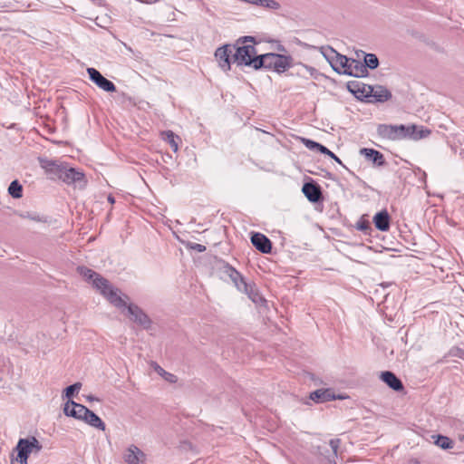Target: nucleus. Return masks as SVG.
I'll return each instance as SVG.
<instances>
[{"label":"nucleus","instance_id":"obj_1","mask_svg":"<svg viewBox=\"0 0 464 464\" xmlns=\"http://www.w3.org/2000/svg\"><path fill=\"white\" fill-rule=\"evenodd\" d=\"M377 133L381 138L390 140H399L402 139L419 140L427 137L430 134V130H417L415 125L405 126L403 124H380L377 127Z\"/></svg>","mask_w":464,"mask_h":464},{"label":"nucleus","instance_id":"obj_2","mask_svg":"<svg viewBox=\"0 0 464 464\" xmlns=\"http://www.w3.org/2000/svg\"><path fill=\"white\" fill-rule=\"evenodd\" d=\"M256 40L253 36L240 37L234 44L233 62L237 65L251 66L257 70L259 55H256Z\"/></svg>","mask_w":464,"mask_h":464},{"label":"nucleus","instance_id":"obj_3","mask_svg":"<svg viewBox=\"0 0 464 464\" xmlns=\"http://www.w3.org/2000/svg\"><path fill=\"white\" fill-rule=\"evenodd\" d=\"M256 62L257 70L265 68L278 73L284 72L293 66V58L291 56L274 53L260 54Z\"/></svg>","mask_w":464,"mask_h":464},{"label":"nucleus","instance_id":"obj_4","mask_svg":"<svg viewBox=\"0 0 464 464\" xmlns=\"http://www.w3.org/2000/svg\"><path fill=\"white\" fill-rule=\"evenodd\" d=\"M320 50L333 70L339 74H343V71L347 69L350 58L339 53L331 46H322Z\"/></svg>","mask_w":464,"mask_h":464},{"label":"nucleus","instance_id":"obj_5","mask_svg":"<svg viewBox=\"0 0 464 464\" xmlns=\"http://www.w3.org/2000/svg\"><path fill=\"white\" fill-rule=\"evenodd\" d=\"M43 449V445L34 436H29L24 439H19L15 448L14 449V452H17V454L26 458L31 453L38 454Z\"/></svg>","mask_w":464,"mask_h":464},{"label":"nucleus","instance_id":"obj_6","mask_svg":"<svg viewBox=\"0 0 464 464\" xmlns=\"http://www.w3.org/2000/svg\"><path fill=\"white\" fill-rule=\"evenodd\" d=\"M220 271L227 276L237 289L243 293H248L249 284H247L243 276L228 263L222 261L219 267Z\"/></svg>","mask_w":464,"mask_h":464},{"label":"nucleus","instance_id":"obj_7","mask_svg":"<svg viewBox=\"0 0 464 464\" xmlns=\"http://www.w3.org/2000/svg\"><path fill=\"white\" fill-rule=\"evenodd\" d=\"M61 180H63L64 183L68 185H74V187L79 188L81 189L85 188L87 183L83 172L73 168H70L67 164L63 172Z\"/></svg>","mask_w":464,"mask_h":464},{"label":"nucleus","instance_id":"obj_8","mask_svg":"<svg viewBox=\"0 0 464 464\" xmlns=\"http://www.w3.org/2000/svg\"><path fill=\"white\" fill-rule=\"evenodd\" d=\"M40 165L44 169L50 179H61L66 164L59 160L40 159Z\"/></svg>","mask_w":464,"mask_h":464},{"label":"nucleus","instance_id":"obj_9","mask_svg":"<svg viewBox=\"0 0 464 464\" xmlns=\"http://www.w3.org/2000/svg\"><path fill=\"white\" fill-rule=\"evenodd\" d=\"M234 49L235 46H232L231 44H225L218 47L215 52V57L218 62L220 68L225 72L230 70Z\"/></svg>","mask_w":464,"mask_h":464},{"label":"nucleus","instance_id":"obj_10","mask_svg":"<svg viewBox=\"0 0 464 464\" xmlns=\"http://www.w3.org/2000/svg\"><path fill=\"white\" fill-rule=\"evenodd\" d=\"M87 73L90 79L102 90L108 92L116 91L115 84L111 81L102 76V73L95 68H88Z\"/></svg>","mask_w":464,"mask_h":464},{"label":"nucleus","instance_id":"obj_11","mask_svg":"<svg viewBox=\"0 0 464 464\" xmlns=\"http://www.w3.org/2000/svg\"><path fill=\"white\" fill-rule=\"evenodd\" d=\"M126 309L129 316L134 323L142 326L144 329H149L150 327V319L138 305L129 304Z\"/></svg>","mask_w":464,"mask_h":464},{"label":"nucleus","instance_id":"obj_12","mask_svg":"<svg viewBox=\"0 0 464 464\" xmlns=\"http://www.w3.org/2000/svg\"><path fill=\"white\" fill-rule=\"evenodd\" d=\"M348 90L358 99L370 98L372 92V86L360 81H351L347 84Z\"/></svg>","mask_w":464,"mask_h":464},{"label":"nucleus","instance_id":"obj_13","mask_svg":"<svg viewBox=\"0 0 464 464\" xmlns=\"http://www.w3.org/2000/svg\"><path fill=\"white\" fill-rule=\"evenodd\" d=\"M123 458L128 464H144L146 460L145 453L136 445L128 447Z\"/></svg>","mask_w":464,"mask_h":464},{"label":"nucleus","instance_id":"obj_14","mask_svg":"<svg viewBox=\"0 0 464 464\" xmlns=\"http://www.w3.org/2000/svg\"><path fill=\"white\" fill-rule=\"evenodd\" d=\"M302 191L307 199L312 203H317L322 200L323 195L319 185L314 182H306L302 188Z\"/></svg>","mask_w":464,"mask_h":464},{"label":"nucleus","instance_id":"obj_15","mask_svg":"<svg viewBox=\"0 0 464 464\" xmlns=\"http://www.w3.org/2000/svg\"><path fill=\"white\" fill-rule=\"evenodd\" d=\"M343 74L353 76V77H363L368 74V71L365 65L359 60L350 58L349 65L347 69L343 71Z\"/></svg>","mask_w":464,"mask_h":464},{"label":"nucleus","instance_id":"obj_16","mask_svg":"<svg viewBox=\"0 0 464 464\" xmlns=\"http://www.w3.org/2000/svg\"><path fill=\"white\" fill-rule=\"evenodd\" d=\"M251 243L253 246L264 254H268L272 249V243L268 237L261 233H253L251 236Z\"/></svg>","mask_w":464,"mask_h":464},{"label":"nucleus","instance_id":"obj_17","mask_svg":"<svg viewBox=\"0 0 464 464\" xmlns=\"http://www.w3.org/2000/svg\"><path fill=\"white\" fill-rule=\"evenodd\" d=\"M391 98L392 93L387 88L382 85L372 86V92L370 96V99L372 100H370V102H383L390 100Z\"/></svg>","mask_w":464,"mask_h":464},{"label":"nucleus","instance_id":"obj_18","mask_svg":"<svg viewBox=\"0 0 464 464\" xmlns=\"http://www.w3.org/2000/svg\"><path fill=\"white\" fill-rule=\"evenodd\" d=\"M381 379L392 390L400 392L403 390L401 381L392 372H383L381 374Z\"/></svg>","mask_w":464,"mask_h":464},{"label":"nucleus","instance_id":"obj_19","mask_svg":"<svg viewBox=\"0 0 464 464\" xmlns=\"http://www.w3.org/2000/svg\"><path fill=\"white\" fill-rule=\"evenodd\" d=\"M373 223L380 231H388L390 229V215L387 210H382L373 217Z\"/></svg>","mask_w":464,"mask_h":464},{"label":"nucleus","instance_id":"obj_20","mask_svg":"<svg viewBox=\"0 0 464 464\" xmlns=\"http://www.w3.org/2000/svg\"><path fill=\"white\" fill-rule=\"evenodd\" d=\"M360 154L377 166H382L385 163L382 153L376 150L363 148L361 149Z\"/></svg>","mask_w":464,"mask_h":464},{"label":"nucleus","instance_id":"obj_21","mask_svg":"<svg viewBox=\"0 0 464 464\" xmlns=\"http://www.w3.org/2000/svg\"><path fill=\"white\" fill-rule=\"evenodd\" d=\"M102 295L105 296L111 304L118 308H126L128 306L125 301L119 295L118 289H114L112 286L105 291Z\"/></svg>","mask_w":464,"mask_h":464},{"label":"nucleus","instance_id":"obj_22","mask_svg":"<svg viewBox=\"0 0 464 464\" xmlns=\"http://www.w3.org/2000/svg\"><path fill=\"white\" fill-rule=\"evenodd\" d=\"M310 399L319 403L333 401L335 396L330 389H318L310 393Z\"/></svg>","mask_w":464,"mask_h":464},{"label":"nucleus","instance_id":"obj_23","mask_svg":"<svg viewBox=\"0 0 464 464\" xmlns=\"http://www.w3.org/2000/svg\"><path fill=\"white\" fill-rule=\"evenodd\" d=\"M83 421L93 428H96L102 431L105 430V428H106L105 423L102 420V419L97 414H95L91 410H89V412L87 413V415H85Z\"/></svg>","mask_w":464,"mask_h":464},{"label":"nucleus","instance_id":"obj_24","mask_svg":"<svg viewBox=\"0 0 464 464\" xmlns=\"http://www.w3.org/2000/svg\"><path fill=\"white\" fill-rule=\"evenodd\" d=\"M290 69H293L292 73H295L302 77H305L307 74L313 75L315 72V69L314 67L305 65L302 63H293V66L290 67Z\"/></svg>","mask_w":464,"mask_h":464},{"label":"nucleus","instance_id":"obj_25","mask_svg":"<svg viewBox=\"0 0 464 464\" xmlns=\"http://www.w3.org/2000/svg\"><path fill=\"white\" fill-rule=\"evenodd\" d=\"M161 136L162 139L170 145L173 151L177 152L179 150L178 140H179V137L171 130L163 131Z\"/></svg>","mask_w":464,"mask_h":464},{"label":"nucleus","instance_id":"obj_26","mask_svg":"<svg viewBox=\"0 0 464 464\" xmlns=\"http://www.w3.org/2000/svg\"><path fill=\"white\" fill-rule=\"evenodd\" d=\"M361 53L363 55V64L366 69L373 70L379 66V59L374 53H366L363 51H361Z\"/></svg>","mask_w":464,"mask_h":464},{"label":"nucleus","instance_id":"obj_27","mask_svg":"<svg viewBox=\"0 0 464 464\" xmlns=\"http://www.w3.org/2000/svg\"><path fill=\"white\" fill-rule=\"evenodd\" d=\"M92 283L95 288L100 290L102 295H103L105 291H107L111 286L109 281L104 277L101 276L99 274L96 276V277L92 280Z\"/></svg>","mask_w":464,"mask_h":464},{"label":"nucleus","instance_id":"obj_28","mask_svg":"<svg viewBox=\"0 0 464 464\" xmlns=\"http://www.w3.org/2000/svg\"><path fill=\"white\" fill-rule=\"evenodd\" d=\"M151 367L154 369V371L160 374L161 377H163L167 382H176L177 381V377L170 373V372H166L162 367H160L157 362H152L150 363Z\"/></svg>","mask_w":464,"mask_h":464},{"label":"nucleus","instance_id":"obj_29","mask_svg":"<svg viewBox=\"0 0 464 464\" xmlns=\"http://www.w3.org/2000/svg\"><path fill=\"white\" fill-rule=\"evenodd\" d=\"M253 5L269 10H278L281 7L280 4L276 0H254Z\"/></svg>","mask_w":464,"mask_h":464},{"label":"nucleus","instance_id":"obj_30","mask_svg":"<svg viewBox=\"0 0 464 464\" xmlns=\"http://www.w3.org/2000/svg\"><path fill=\"white\" fill-rule=\"evenodd\" d=\"M8 193L14 198H20L23 196V186L19 183L18 180H14L8 187Z\"/></svg>","mask_w":464,"mask_h":464},{"label":"nucleus","instance_id":"obj_31","mask_svg":"<svg viewBox=\"0 0 464 464\" xmlns=\"http://www.w3.org/2000/svg\"><path fill=\"white\" fill-rule=\"evenodd\" d=\"M435 444L443 450H450L454 446L453 440H451L450 438L443 436V435L437 436Z\"/></svg>","mask_w":464,"mask_h":464},{"label":"nucleus","instance_id":"obj_32","mask_svg":"<svg viewBox=\"0 0 464 464\" xmlns=\"http://www.w3.org/2000/svg\"><path fill=\"white\" fill-rule=\"evenodd\" d=\"M79 274L83 276L86 280H88L89 282H92V280L96 277V276L98 275V273H96L95 271L92 270V269H89L85 266H79L77 268Z\"/></svg>","mask_w":464,"mask_h":464},{"label":"nucleus","instance_id":"obj_33","mask_svg":"<svg viewBox=\"0 0 464 464\" xmlns=\"http://www.w3.org/2000/svg\"><path fill=\"white\" fill-rule=\"evenodd\" d=\"M81 388H82L81 382H75V383L68 386L64 390L65 397L68 399L72 398V396H74L75 393H77L81 390Z\"/></svg>","mask_w":464,"mask_h":464},{"label":"nucleus","instance_id":"obj_34","mask_svg":"<svg viewBox=\"0 0 464 464\" xmlns=\"http://www.w3.org/2000/svg\"><path fill=\"white\" fill-rule=\"evenodd\" d=\"M75 401L69 400L63 407V412L68 417H72L75 419L76 415V407H74Z\"/></svg>","mask_w":464,"mask_h":464},{"label":"nucleus","instance_id":"obj_35","mask_svg":"<svg viewBox=\"0 0 464 464\" xmlns=\"http://www.w3.org/2000/svg\"><path fill=\"white\" fill-rule=\"evenodd\" d=\"M73 405H74V407H76L75 419L83 420L85 418V415H87V413L89 412V409L87 407H85L84 405L77 403V402H75V404H73Z\"/></svg>","mask_w":464,"mask_h":464},{"label":"nucleus","instance_id":"obj_36","mask_svg":"<svg viewBox=\"0 0 464 464\" xmlns=\"http://www.w3.org/2000/svg\"><path fill=\"white\" fill-rule=\"evenodd\" d=\"M303 142L305 145V147L308 148L309 150H316L319 152L323 147L322 144L308 139H303Z\"/></svg>","mask_w":464,"mask_h":464},{"label":"nucleus","instance_id":"obj_37","mask_svg":"<svg viewBox=\"0 0 464 464\" xmlns=\"http://www.w3.org/2000/svg\"><path fill=\"white\" fill-rule=\"evenodd\" d=\"M19 217L22 218L31 219V220H34L36 222L44 221L39 215H36L35 213H31V212L19 213Z\"/></svg>","mask_w":464,"mask_h":464},{"label":"nucleus","instance_id":"obj_38","mask_svg":"<svg viewBox=\"0 0 464 464\" xmlns=\"http://www.w3.org/2000/svg\"><path fill=\"white\" fill-rule=\"evenodd\" d=\"M248 295V297L254 302L258 303L259 300H262V297L255 291L253 286L249 285L248 293H245Z\"/></svg>","mask_w":464,"mask_h":464},{"label":"nucleus","instance_id":"obj_39","mask_svg":"<svg viewBox=\"0 0 464 464\" xmlns=\"http://www.w3.org/2000/svg\"><path fill=\"white\" fill-rule=\"evenodd\" d=\"M248 295V297L254 302L258 303L259 300H262V297L255 291L253 286L249 285L248 293H245Z\"/></svg>","mask_w":464,"mask_h":464},{"label":"nucleus","instance_id":"obj_40","mask_svg":"<svg viewBox=\"0 0 464 464\" xmlns=\"http://www.w3.org/2000/svg\"><path fill=\"white\" fill-rule=\"evenodd\" d=\"M11 464H27L26 458L16 454L14 456V452L11 454Z\"/></svg>","mask_w":464,"mask_h":464},{"label":"nucleus","instance_id":"obj_41","mask_svg":"<svg viewBox=\"0 0 464 464\" xmlns=\"http://www.w3.org/2000/svg\"><path fill=\"white\" fill-rule=\"evenodd\" d=\"M320 152H321L322 154H324V155L329 156L330 158L334 159L336 162H338V163L342 164L341 160H340V159H339V158H338V157H337L334 152H332L331 150H328L326 147H324V145H323V147H322V149H321Z\"/></svg>","mask_w":464,"mask_h":464},{"label":"nucleus","instance_id":"obj_42","mask_svg":"<svg viewBox=\"0 0 464 464\" xmlns=\"http://www.w3.org/2000/svg\"><path fill=\"white\" fill-rule=\"evenodd\" d=\"M340 444H341V440L339 439H332L329 441V445H330V447L333 450V454H334V457L337 456V451H338V449L340 447Z\"/></svg>","mask_w":464,"mask_h":464},{"label":"nucleus","instance_id":"obj_43","mask_svg":"<svg viewBox=\"0 0 464 464\" xmlns=\"http://www.w3.org/2000/svg\"><path fill=\"white\" fill-rule=\"evenodd\" d=\"M187 246L190 249H193V250H196L199 253L201 252H204L206 250V246L201 245V244H198V243H188L187 245Z\"/></svg>","mask_w":464,"mask_h":464},{"label":"nucleus","instance_id":"obj_44","mask_svg":"<svg viewBox=\"0 0 464 464\" xmlns=\"http://www.w3.org/2000/svg\"><path fill=\"white\" fill-rule=\"evenodd\" d=\"M450 353L452 355V356H457V357H459V358H464V350L459 348V347H454L450 350Z\"/></svg>","mask_w":464,"mask_h":464},{"label":"nucleus","instance_id":"obj_45","mask_svg":"<svg viewBox=\"0 0 464 464\" xmlns=\"http://www.w3.org/2000/svg\"><path fill=\"white\" fill-rule=\"evenodd\" d=\"M362 50H359V51H356L355 52V54H356V60H359L362 57L363 58V55H362V53H361Z\"/></svg>","mask_w":464,"mask_h":464},{"label":"nucleus","instance_id":"obj_46","mask_svg":"<svg viewBox=\"0 0 464 464\" xmlns=\"http://www.w3.org/2000/svg\"><path fill=\"white\" fill-rule=\"evenodd\" d=\"M108 201L111 203V204H113L114 203V198L112 196H109L108 197Z\"/></svg>","mask_w":464,"mask_h":464},{"label":"nucleus","instance_id":"obj_47","mask_svg":"<svg viewBox=\"0 0 464 464\" xmlns=\"http://www.w3.org/2000/svg\"><path fill=\"white\" fill-rule=\"evenodd\" d=\"M87 400H88V401H98V399H97V398H95L94 396H92V395L88 396V397H87Z\"/></svg>","mask_w":464,"mask_h":464},{"label":"nucleus","instance_id":"obj_48","mask_svg":"<svg viewBox=\"0 0 464 464\" xmlns=\"http://www.w3.org/2000/svg\"><path fill=\"white\" fill-rule=\"evenodd\" d=\"M183 447L186 448V449L187 448H191V444L189 442H184L183 443Z\"/></svg>","mask_w":464,"mask_h":464},{"label":"nucleus","instance_id":"obj_49","mask_svg":"<svg viewBox=\"0 0 464 464\" xmlns=\"http://www.w3.org/2000/svg\"><path fill=\"white\" fill-rule=\"evenodd\" d=\"M366 228H367V226H366V225H364V224H362V225L359 226V229H361V230H364V229H366Z\"/></svg>","mask_w":464,"mask_h":464},{"label":"nucleus","instance_id":"obj_50","mask_svg":"<svg viewBox=\"0 0 464 464\" xmlns=\"http://www.w3.org/2000/svg\"><path fill=\"white\" fill-rule=\"evenodd\" d=\"M329 464H337V463L334 460H333V461H330Z\"/></svg>","mask_w":464,"mask_h":464}]
</instances>
